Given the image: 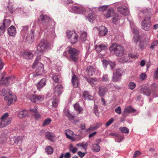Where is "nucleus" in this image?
<instances>
[{"label": "nucleus", "mask_w": 158, "mask_h": 158, "mask_svg": "<svg viewBox=\"0 0 158 158\" xmlns=\"http://www.w3.org/2000/svg\"><path fill=\"white\" fill-rule=\"evenodd\" d=\"M158 44V42L157 40H155L151 44V45L150 47V48L152 49H153Z\"/></svg>", "instance_id": "obj_50"}, {"label": "nucleus", "mask_w": 158, "mask_h": 158, "mask_svg": "<svg viewBox=\"0 0 158 158\" xmlns=\"http://www.w3.org/2000/svg\"><path fill=\"white\" fill-rule=\"evenodd\" d=\"M44 98L42 95H37L32 94L30 97V99L32 102L35 103H38L40 101H42Z\"/></svg>", "instance_id": "obj_11"}, {"label": "nucleus", "mask_w": 158, "mask_h": 158, "mask_svg": "<svg viewBox=\"0 0 158 158\" xmlns=\"http://www.w3.org/2000/svg\"><path fill=\"white\" fill-rule=\"evenodd\" d=\"M139 40V35H134L133 37V40L136 44Z\"/></svg>", "instance_id": "obj_56"}, {"label": "nucleus", "mask_w": 158, "mask_h": 158, "mask_svg": "<svg viewBox=\"0 0 158 158\" xmlns=\"http://www.w3.org/2000/svg\"><path fill=\"white\" fill-rule=\"evenodd\" d=\"M110 52L118 56H122L124 54V48L116 43L113 44L110 48Z\"/></svg>", "instance_id": "obj_3"}, {"label": "nucleus", "mask_w": 158, "mask_h": 158, "mask_svg": "<svg viewBox=\"0 0 158 158\" xmlns=\"http://www.w3.org/2000/svg\"><path fill=\"white\" fill-rule=\"evenodd\" d=\"M69 150L73 153H75L77 151V149L76 148H73L71 145L69 148Z\"/></svg>", "instance_id": "obj_51"}, {"label": "nucleus", "mask_w": 158, "mask_h": 158, "mask_svg": "<svg viewBox=\"0 0 158 158\" xmlns=\"http://www.w3.org/2000/svg\"><path fill=\"white\" fill-rule=\"evenodd\" d=\"M107 45L105 44H99L95 46V49L97 52H99L102 50H105L107 48Z\"/></svg>", "instance_id": "obj_17"}, {"label": "nucleus", "mask_w": 158, "mask_h": 158, "mask_svg": "<svg viewBox=\"0 0 158 158\" xmlns=\"http://www.w3.org/2000/svg\"><path fill=\"white\" fill-rule=\"evenodd\" d=\"M67 53L69 54L70 58L71 60L75 61L78 57L79 52L78 50L74 48L69 47L64 52L63 55L64 56H66Z\"/></svg>", "instance_id": "obj_2"}, {"label": "nucleus", "mask_w": 158, "mask_h": 158, "mask_svg": "<svg viewBox=\"0 0 158 158\" xmlns=\"http://www.w3.org/2000/svg\"><path fill=\"white\" fill-rule=\"evenodd\" d=\"M102 80L104 81H108L109 80L108 76L106 74L104 75L102 77Z\"/></svg>", "instance_id": "obj_57"}, {"label": "nucleus", "mask_w": 158, "mask_h": 158, "mask_svg": "<svg viewBox=\"0 0 158 158\" xmlns=\"http://www.w3.org/2000/svg\"><path fill=\"white\" fill-rule=\"evenodd\" d=\"M92 148V150L95 152H98L100 150V147L97 144H93Z\"/></svg>", "instance_id": "obj_34"}, {"label": "nucleus", "mask_w": 158, "mask_h": 158, "mask_svg": "<svg viewBox=\"0 0 158 158\" xmlns=\"http://www.w3.org/2000/svg\"><path fill=\"white\" fill-rule=\"evenodd\" d=\"M74 108L75 110L79 113L82 110V109L80 106L79 103H76L74 106Z\"/></svg>", "instance_id": "obj_36"}, {"label": "nucleus", "mask_w": 158, "mask_h": 158, "mask_svg": "<svg viewBox=\"0 0 158 158\" xmlns=\"http://www.w3.org/2000/svg\"><path fill=\"white\" fill-rule=\"evenodd\" d=\"M139 77L142 80H143L146 78V74L145 73H142L140 74Z\"/></svg>", "instance_id": "obj_60"}, {"label": "nucleus", "mask_w": 158, "mask_h": 158, "mask_svg": "<svg viewBox=\"0 0 158 158\" xmlns=\"http://www.w3.org/2000/svg\"><path fill=\"white\" fill-rule=\"evenodd\" d=\"M150 17L145 18L142 22V27L145 31H148L150 29L151 26Z\"/></svg>", "instance_id": "obj_7"}, {"label": "nucleus", "mask_w": 158, "mask_h": 158, "mask_svg": "<svg viewBox=\"0 0 158 158\" xmlns=\"http://www.w3.org/2000/svg\"><path fill=\"white\" fill-rule=\"evenodd\" d=\"M86 72L89 76H92L95 74V73L96 71V68L92 66H88L86 69Z\"/></svg>", "instance_id": "obj_14"}, {"label": "nucleus", "mask_w": 158, "mask_h": 158, "mask_svg": "<svg viewBox=\"0 0 158 158\" xmlns=\"http://www.w3.org/2000/svg\"><path fill=\"white\" fill-rule=\"evenodd\" d=\"M115 112L120 114L121 113V108L120 106H119L116 107L115 109Z\"/></svg>", "instance_id": "obj_59"}, {"label": "nucleus", "mask_w": 158, "mask_h": 158, "mask_svg": "<svg viewBox=\"0 0 158 158\" xmlns=\"http://www.w3.org/2000/svg\"><path fill=\"white\" fill-rule=\"evenodd\" d=\"M8 33L11 36H14L16 34V30L13 26H11L8 29Z\"/></svg>", "instance_id": "obj_21"}, {"label": "nucleus", "mask_w": 158, "mask_h": 158, "mask_svg": "<svg viewBox=\"0 0 158 158\" xmlns=\"http://www.w3.org/2000/svg\"><path fill=\"white\" fill-rule=\"evenodd\" d=\"M9 116V114L7 113H5L1 118V119L2 122H5V121L6 120V118Z\"/></svg>", "instance_id": "obj_42"}, {"label": "nucleus", "mask_w": 158, "mask_h": 158, "mask_svg": "<svg viewBox=\"0 0 158 158\" xmlns=\"http://www.w3.org/2000/svg\"><path fill=\"white\" fill-rule=\"evenodd\" d=\"M108 5H103L99 7V10L100 11L105 10L108 7Z\"/></svg>", "instance_id": "obj_55"}, {"label": "nucleus", "mask_w": 158, "mask_h": 158, "mask_svg": "<svg viewBox=\"0 0 158 158\" xmlns=\"http://www.w3.org/2000/svg\"><path fill=\"white\" fill-rule=\"evenodd\" d=\"M73 132L70 130H68L65 133V134L67 137L70 139H71L72 137L69 135V134H72Z\"/></svg>", "instance_id": "obj_45"}, {"label": "nucleus", "mask_w": 158, "mask_h": 158, "mask_svg": "<svg viewBox=\"0 0 158 158\" xmlns=\"http://www.w3.org/2000/svg\"><path fill=\"white\" fill-rule=\"evenodd\" d=\"M14 11V9L13 7L10 6L8 7L6 9V11L5 12L6 14H11L13 13Z\"/></svg>", "instance_id": "obj_41"}, {"label": "nucleus", "mask_w": 158, "mask_h": 158, "mask_svg": "<svg viewBox=\"0 0 158 158\" xmlns=\"http://www.w3.org/2000/svg\"><path fill=\"white\" fill-rule=\"evenodd\" d=\"M23 136H18L15 137L13 140L14 141V143L16 144L21 143L23 138Z\"/></svg>", "instance_id": "obj_28"}, {"label": "nucleus", "mask_w": 158, "mask_h": 158, "mask_svg": "<svg viewBox=\"0 0 158 158\" xmlns=\"http://www.w3.org/2000/svg\"><path fill=\"white\" fill-rule=\"evenodd\" d=\"M12 120V118L11 117L8 118L5 121V122H2V124H3V127H5L7 126L10 123L11 121Z\"/></svg>", "instance_id": "obj_37"}, {"label": "nucleus", "mask_w": 158, "mask_h": 158, "mask_svg": "<svg viewBox=\"0 0 158 158\" xmlns=\"http://www.w3.org/2000/svg\"><path fill=\"white\" fill-rule=\"evenodd\" d=\"M10 23L11 21L10 19H5L3 20V23L0 24V30L1 32L3 33L6 28L9 27Z\"/></svg>", "instance_id": "obj_9"}, {"label": "nucleus", "mask_w": 158, "mask_h": 158, "mask_svg": "<svg viewBox=\"0 0 158 158\" xmlns=\"http://www.w3.org/2000/svg\"><path fill=\"white\" fill-rule=\"evenodd\" d=\"M83 95L84 98L85 100H93L94 99L93 97L89 91L86 90L84 91L83 93Z\"/></svg>", "instance_id": "obj_19"}, {"label": "nucleus", "mask_w": 158, "mask_h": 158, "mask_svg": "<svg viewBox=\"0 0 158 158\" xmlns=\"http://www.w3.org/2000/svg\"><path fill=\"white\" fill-rule=\"evenodd\" d=\"M40 57H39V56L35 58V61L34 62V63L32 65L33 68L37 64H38L39 65H40L39 64L40 63H39L38 62H39V60H40Z\"/></svg>", "instance_id": "obj_47"}, {"label": "nucleus", "mask_w": 158, "mask_h": 158, "mask_svg": "<svg viewBox=\"0 0 158 158\" xmlns=\"http://www.w3.org/2000/svg\"><path fill=\"white\" fill-rule=\"evenodd\" d=\"M52 77L55 83H59L60 81V77L59 76L56 75L55 74H52Z\"/></svg>", "instance_id": "obj_31"}, {"label": "nucleus", "mask_w": 158, "mask_h": 158, "mask_svg": "<svg viewBox=\"0 0 158 158\" xmlns=\"http://www.w3.org/2000/svg\"><path fill=\"white\" fill-rule=\"evenodd\" d=\"M71 81L73 87L76 88L78 87V80L76 75H73L72 77Z\"/></svg>", "instance_id": "obj_24"}, {"label": "nucleus", "mask_w": 158, "mask_h": 158, "mask_svg": "<svg viewBox=\"0 0 158 158\" xmlns=\"http://www.w3.org/2000/svg\"><path fill=\"white\" fill-rule=\"evenodd\" d=\"M7 91L5 89H2L1 94H0V95L2 96H4L7 94Z\"/></svg>", "instance_id": "obj_61"}, {"label": "nucleus", "mask_w": 158, "mask_h": 158, "mask_svg": "<svg viewBox=\"0 0 158 158\" xmlns=\"http://www.w3.org/2000/svg\"><path fill=\"white\" fill-rule=\"evenodd\" d=\"M50 44L46 40L42 39L40 42L39 44L37 47V49L38 51L43 53L49 48Z\"/></svg>", "instance_id": "obj_4"}, {"label": "nucleus", "mask_w": 158, "mask_h": 158, "mask_svg": "<svg viewBox=\"0 0 158 158\" xmlns=\"http://www.w3.org/2000/svg\"><path fill=\"white\" fill-rule=\"evenodd\" d=\"M35 118L36 120H39L41 118V115L40 114L38 111L34 114Z\"/></svg>", "instance_id": "obj_54"}, {"label": "nucleus", "mask_w": 158, "mask_h": 158, "mask_svg": "<svg viewBox=\"0 0 158 158\" xmlns=\"http://www.w3.org/2000/svg\"><path fill=\"white\" fill-rule=\"evenodd\" d=\"M114 14L113 9L110 8L108 10L106 13L105 14V16L106 18H107L112 17Z\"/></svg>", "instance_id": "obj_29"}, {"label": "nucleus", "mask_w": 158, "mask_h": 158, "mask_svg": "<svg viewBox=\"0 0 158 158\" xmlns=\"http://www.w3.org/2000/svg\"><path fill=\"white\" fill-rule=\"evenodd\" d=\"M39 64V67L37 68L35 71L36 73H36L34 74L33 75L34 77H35L37 76L41 75L44 72V68L43 65L41 63H40Z\"/></svg>", "instance_id": "obj_16"}, {"label": "nucleus", "mask_w": 158, "mask_h": 158, "mask_svg": "<svg viewBox=\"0 0 158 158\" xmlns=\"http://www.w3.org/2000/svg\"><path fill=\"white\" fill-rule=\"evenodd\" d=\"M6 141V138H3L2 136H1L0 138V143L2 144L4 143Z\"/></svg>", "instance_id": "obj_62"}, {"label": "nucleus", "mask_w": 158, "mask_h": 158, "mask_svg": "<svg viewBox=\"0 0 158 158\" xmlns=\"http://www.w3.org/2000/svg\"><path fill=\"white\" fill-rule=\"evenodd\" d=\"M46 84V79L43 78L37 84L36 86L38 89L40 90V89L45 86Z\"/></svg>", "instance_id": "obj_22"}, {"label": "nucleus", "mask_w": 158, "mask_h": 158, "mask_svg": "<svg viewBox=\"0 0 158 158\" xmlns=\"http://www.w3.org/2000/svg\"><path fill=\"white\" fill-rule=\"evenodd\" d=\"M45 151L48 154H51L53 152V148L50 146H48L45 148Z\"/></svg>", "instance_id": "obj_35"}, {"label": "nucleus", "mask_w": 158, "mask_h": 158, "mask_svg": "<svg viewBox=\"0 0 158 158\" xmlns=\"http://www.w3.org/2000/svg\"><path fill=\"white\" fill-rule=\"evenodd\" d=\"M120 71V69H116L115 71L113 72L112 80L113 81L116 82L120 80L121 74Z\"/></svg>", "instance_id": "obj_10"}, {"label": "nucleus", "mask_w": 158, "mask_h": 158, "mask_svg": "<svg viewBox=\"0 0 158 158\" xmlns=\"http://www.w3.org/2000/svg\"><path fill=\"white\" fill-rule=\"evenodd\" d=\"M87 19L89 22L92 23L94 19V14L92 13L89 14L87 17Z\"/></svg>", "instance_id": "obj_33"}, {"label": "nucleus", "mask_w": 158, "mask_h": 158, "mask_svg": "<svg viewBox=\"0 0 158 158\" xmlns=\"http://www.w3.org/2000/svg\"><path fill=\"white\" fill-rule=\"evenodd\" d=\"M64 113L65 116H67L70 120L72 121L74 120V115L71 113L68 110H64Z\"/></svg>", "instance_id": "obj_30"}, {"label": "nucleus", "mask_w": 158, "mask_h": 158, "mask_svg": "<svg viewBox=\"0 0 158 158\" xmlns=\"http://www.w3.org/2000/svg\"><path fill=\"white\" fill-rule=\"evenodd\" d=\"M132 31L134 35H139L138 31L137 28L136 27H135L132 28Z\"/></svg>", "instance_id": "obj_53"}, {"label": "nucleus", "mask_w": 158, "mask_h": 158, "mask_svg": "<svg viewBox=\"0 0 158 158\" xmlns=\"http://www.w3.org/2000/svg\"><path fill=\"white\" fill-rule=\"evenodd\" d=\"M113 16V17L112 18V22L113 23H115L118 19V14L115 13L114 14Z\"/></svg>", "instance_id": "obj_46"}, {"label": "nucleus", "mask_w": 158, "mask_h": 158, "mask_svg": "<svg viewBox=\"0 0 158 158\" xmlns=\"http://www.w3.org/2000/svg\"><path fill=\"white\" fill-rule=\"evenodd\" d=\"M38 110V108L37 107L35 106L34 108L33 109H31L29 110L30 112L33 115L36 113L37 111Z\"/></svg>", "instance_id": "obj_49"}, {"label": "nucleus", "mask_w": 158, "mask_h": 158, "mask_svg": "<svg viewBox=\"0 0 158 158\" xmlns=\"http://www.w3.org/2000/svg\"><path fill=\"white\" fill-rule=\"evenodd\" d=\"M87 33L85 32H82L81 33V38L83 41H85L86 40Z\"/></svg>", "instance_id": "obj_39"}, {"label": "nucleus", "mask_w": 158, "mask_h": 158, "mask_svg": "<svg viewBox=\"0 0 158 158\" xmlns=\"http://www.w3.org/2000/svg\"><path fill=\"white\" fill-rule=\"evenodd\" d=\"M34 30H31L30 33L27 36L26 39L27 41H29V42H32L33 41L34 37Z\"/></svg>", "instance_id": "obj_27"}, {"label": "nucleus", "mask_w": 158, "mask_h": 158, "mask_svg": "<svg viewBox=\"0 0 158 158\" xmlns=\"http://www.w3.org/2000/svg\"><path fill=\"white\" fill-rule=\"evenodd\" d=\"M16 97L14 94H12L11 92H9L6 96L4 97L5 100L8 101L7 104L10 105L13 102V100L16 101Z\"/></svg>", "instance_id": "obj_8"}, {"label": "nucleus", "mask_w": 158, "mask_h": 158, "mask_svg": "<svg viewBox=\"0 0 158 158\" xmlns=\"http://www.w3.org/2000/svg\"><path fill=\"white\" fill-rule=\"evenodd\" d=\"M108 90L107 88L104 86H101L99 87L98 94L100 97H103L106 94Z\"/></svg>", "instance_id": "obj_15"}, {"label": "nucleus", "mask_w": 158, "mask_h": 158, "mask_svg": "<svg viewBox=\"0 0 158 158\" xmlns=\"http://www.w3.org/2000/svg\"><path fill=\"white\" fill-rule=\"evenodd\" d=\"M52 120L49 118H48L44 120L43 123L42 124L43 126H44L46 125H48L50 124Z\"/></svg>", "instance_id": "obj_40"}, {"label": "nucleus", "mask_w": 158, "mask_h": 158, "mask_svg": "<svg viewBox=\"0 0 158 158\" xmlns=\"http://www.w3.org/2000/svg\"><path fill=\"white\" fill-rule=\"evenodd\" d=\"M23 56L26 59H31L33 57V54L31 51H26L24 52Z\"/></svg>", "instance_id": "obj_25"}, {"label": "nucleus", "mask_w": 158, "mask_h": 158, "mask_svg": "<svg viewBox=\"0 0 158 158\" xmlns=\"http://www.w3.org/2000/svg\"><path fill=\"white\" fill-rule=\"evenodd\" d=\"M98 30L99 34L101 36L105 35L108 32L107 29L105 26H102L99 27Z\"/></svg>", "instance_id": "obj_20"}, {"label": "nucleus", "mask_w": 158, "mask_h": 158, "mask_svg": "<svg viewBox=\"0 0 158 158\" xmlns=\"http://www.w3.org/2000/svg\"><path fill=\"white\" fill-rule=\"evenodd\" d=\"M58 105V101L57 99H55L52 102V106L54 107H56Z\"/></svg>", "instance_id": "obj_63"}, {"label": "nucleus", "mask_w": 158, "mask_h": 158, "mask_svg": "<svg viewBox=\"0 0 158 158\" xmlns=\"http://www.w3.org/2000/svg\"><path fill=\"white\" fill-rule=\"evenodd\" d=\"M66 33L67 38L72 44H74L77 42L78 35L77 34L73 33L70 31H67Z\"/></svg>", "instance_id": "obj_6"}, {"label": "nucleus", "mask_w": 158, "mask_h": 158, "mask_svg": "<svg viewBox=\"0 0 158 158\" xmlns=\"http://www.w3.org/2000/svg\"><path fill=\"white\" fill-rule=\"evenodd\" d=\"M27 115V111L26 110L19 111L18 113V117L20 118H23Z\"/></svg>", "instance_id": "obj_26"}, {"label": "nucleus", "mask_w": 158, "mask_h": 158, "mask_svg": "<svg viewBox=\"0 0 158 158\" xmlns=\"http://www.w3.org/2000/svg\"><path fill=\"white\" fill-rule=\"evenodd\" d=\"M141 154V152L139 151H137L135 152L133 158H136L138 156Z\"/></svg>", "instance_id": "obj_64"}, {"label": "nucleus", "mask_w": 158, "mask_h": 158, "mask_svg": "<svg viewBox=\"0 0 158 158\" xmlns=\"http://www.w3.org/2000/svg\"><path fill=\"white\" fill-rule=\"evenodd\" d=\"M136 86L135 84L133 82H131L129 84V87L131 90L134 89Z\"/></svg>", "instance_id": "obj_48"}, {"label": "nucleus", "mask_w": 158, "mask_h": 158, "mask_svg": "<svg viewBox=\"0 0 158 158\" xmlns=\"http://www.w3.org/2000/svg\"><path fill=\"white\" fill-rule=\"evenodd\" d=\"M46 137L49 140H52V137L51 135V134L49 132L47 131L45 133Z\"/></svg>", "instance_id": "obj_44"}, {"label": "nucleus", "mask_w": 158, "mask_h": 158, "mask_svg": "<svg viewBox=\"0 0 158 158\" xmlns=\"http://www.w3.org/2000/svg\"><path fill=\"white\" fill-rule=\"evenodd\" d=\"M117 10L118 12L124 15H126L129 13V9L127 7L124 8L119 6L117 8Z\"/></svg>", "instance_id": "obj_18"}, {"label": "nucleus", "mask_w": 158, "mask_h": 158, "mask_svg": "<svg viewBox=\"0 0 158 158\" xmlns=\"http://www.w3.org/2000/svg\"><path fill=\"white\" fill-rule=\"evenodd\" d=\"M113 118H111L110 119L109 121L106 123V126L107 127H108L113 122Z\"/></svg>", "instance_id": "obj_58"}, {"label": "nucleus", "mask_w": 158, "mask_h": 158, "mask_svg": "<svg viewBox=\"0 0 158 158\" xmlns=\"http://www.w3.org/2000/svg\"><path fill=\"white\" fill-rule=\"evenodd\" d=\"M140 93L148 96H150L153 98H156L158 97V94H156L155 91L152 89H150L146 87H142L140 89Z\"/></svg>", "instance_id": "obj_5"}, {"label": "nucleus", "mask_w": 158, "mask_h": 158, "mask_svg": "<svg viewBox=\"0 0 158 158\" xmlns=\"http://www.w3.org/2000/svg\"><path fill=\"white\" fill-rule=\"evenodd\" d=\"M13 78L11 76L6 77L4 78L3 77H2L0 79L2 81L1 84L4 86H8L10 84V82L12 81Z\"/></svg>", "instance_id": "obj_12"}, {"label": "nucleus", "mask_w": 158, "mask_h": 158, "mask_svg": "<svg viewBox=\"0 0 158 158\" xmlns=\"http://www.w3.org/2000/svg\"><path fill=\"white\" fill-rule=\"evenodd\" d=\"M119 129L123 133H127L129 132V130L126 127H120Z\"/></svg>", "instance_id": "obj_43"}, {"label": "nucleus", "mask_w": 158, "mask_h": 158, "mask_svg": "<svg viewBox=\"0 0 158 158\" xmlns=\"http://www.w3.org/2000/svg\"><path fill=\"white\" fill-rule=\"evenodd\" d=\"M139 46L141 50L144 49L146 47V44L143 41H140Z\"/></svg>", "instance_id": "obj_38"}, {"label": "nucleus", "mask_w": 158, "mask_h": 158, "mask_svg": "<svg viewBox=\"0 0 158 158\" xmlns=\"http://www.w3.org/2000/svg\"><path fill=\"white\" fill-rule=\"evenodd\" d=\"M62 87L60 85H58L55 87L54 91L56 94L59 95L62 93Z\"/></svg>", "instance_id": "obj_23"}, {"label": "nucleus", "mask_w": 158, "mask_h": 158, "mask_svg": "<svg viewBox=\"0 0 158 158\" xmlns=\"http://www.w3.org/2000/svg\"><path fill=\"white\" fill-rule=\"evenodd\" d=\"M28 27L27 26H23L21 31V33L23 34L24 33H27L28 31Z\"/></svg>", "instance_id": "obj_52"}, {"label": "nucleus", "mask_w": 158, "mask_h": 158, "mask_svg": "<svg viewBox=\"0 0 158 158\" xmlns=\"http://www.w3.org/2000/svg\"><path fill=\"white\" fill-rule=\"evenodd\" d=\"M39 20L40 25H42L40 27L41 30H45L53 28L52 24L54 25V22L47 15H41Z\"/></svg>", "instance_id": "obj_1"}, {"label": "nucleus", "mask_w": 158, "mask_h": 158, "mask_svg": "<svg viewBox=\"0 0 158 158\" xmlns=\"http://www.w3.org/2000/svg\"><path fill=\"white\" fill-rule=\"evenodd\" d=\"M135 111V110L131 106H129L125 108L124 110V113H128L131 112H134Z\"/></svg>", "instance_id": "obj_32"}, {"label": "nucleus", "mask_w": 158, "mask_h": 158, "mask_svg": "<svg viewBox=\"0 0 158 158\" xmlns=\"http://www.w3.org/2000/svg\"><path fill=\"white\" fill-rule=\"evenodd\" d=\"M73 13L77 14L82 13L84 11V8L81 6H73L72 8Z\"/></svg>", "instance_id": "obj_13"}]
</instances>
